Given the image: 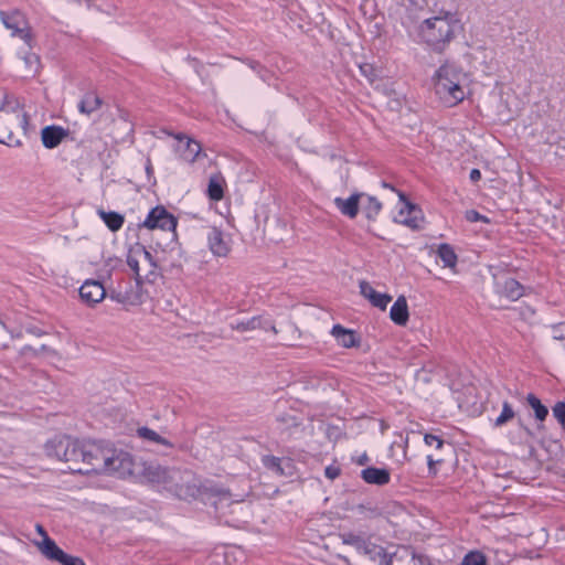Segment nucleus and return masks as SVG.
I'll return each mask as SVG.
<instances>
[{
    "label": "nucleus",
    "instance_id": "obj_49",
    "mask_svg": "<svg viewBox=\"0 0 565 565\" xmlns=\"http://www.w3.org/2000/svg\"><path fill=\"white\" fill-rule=\"evenodd\" d=\"M7 332L6 324L0 320V350L8 348V343L6 342Z\"/></svg>",
    "mask_w": 565,
    "mask_h": 565
},
{
    "label": "nucleus",
    "instance_id": "obj_19",
    "mask_svg": "<svg viewBox=\"0 0 565 565\" xmlns=\"http://www.w3.org/2000/svg\"><path fill=\"white\" fill-rule=\"evenodd\" d=\"M207 245L214 256L225 257L230 246L224 239L223 232L217 227H211L206 234Z\"/></svg>",
    "mask_w": 565,
    "mask_h": 565
},
{
    "label": "nucleus",
    "instance_id": "obj_41",
    "mask_svg": "<svg viewBox=\"0 0 565 565\" xmlns=\"http://www.w3.org/2000/svg\"><path fill=\"white\" fill-rule=\"evenodd\" d=\"M35 530L43 537V540L41 542H35V545L38 546L40 552L44 555V551H45L44 544H45V542H55V541L52 540L47 535V532L45 531L43 525H41L40 523L35 524Z\"/></svg>",
    "mask_w": 565,
    "mask_h": 565
},
{
    "label": "nucleus",
    "instance_id": "obj_34",
    "mask_svg": "<svg viewBox=\"0 0 565 565\" xmlns=\"http://www.w3.org/2000/svg\"><path fill=\"white\" fill-rule=\"evenodd\" d=\"M206 193L212 201L222 200L224 196L223 179L218 175L211 177L209 180Z\"/></svg>",
    "mask_w": 565,
    "mask_h": 565
},
{
    "label": "nucleus",
    "instance_id": "obj_22",
    "mask_svg": "<svg viewBox=\"0 0 565 565\" xmlns=\"http://www.w3.org/2000/svg\"><path fill=\"white\" fill-rule=\"evenodd\" d=\"M360 292L372 303V306L377 307L381 310H385L392 300V296L388 294L377 292L367 281L364 280L360 282Z\"/></svg>",
    "mask_w": 565,
    "mask_h": 565
},
{
    "label": "nucleus",
    "instance_id": "obj_50",
    "mask_svg": "<svg viewBox=\"0 0 565 565\" xmlns=\"http://www.w3.org/2000/svg\"><path fill=\"white\" fill-rule=\"evenodd\" d=\"M441 461H443L441 459L434 460L433 456H430V455L427 456V463H428L429 475H431V476H436L437 475L436 465L440 463Z\"/></svg>",
    "mask_w": 565,
    "mask_h": 565
},
{
    "label": "nucleus",
    "instance_id": "obj_18",
    "mask_svg": "<svg viewBox=\"0 0 565 565\" xmlns=\"http://www.w3.org/2000/svg\"><path fill=\"white\" fill-rule=\"evenodd\" d=\"M68 136L70 130L62 126L49 125L41 130V140L46 149L56 148Z\"/></svg>",
    "mask_w": 565,
    "mask_h": 565
},
{
    "label": "nucleus",
    "instance_id": "obj_29",
    "mask_svg": "<svg viewBox=\"0 0 565 565\" xmlns=\"http://www.w3.org/2000/svg\"><path fill=\"white\" fill-rule=\"evenodd\" d=\"M23 113V105L20 103V100L13 95L4 94L0 105V114L15 117L18 114Z\"/></svg>",
    "mask_w": 565,
    "mask_h": 565
},
{
    "label": "nucleus",
    "instance_id": "obj_27",
    "mask_svg": "<svg viewBox=\"0 0 565 565\" xmlns=\"http://www.w3.org/2000/svg\"><path fill=\"white\" fill-rule=\"evenodd\" d=\"M103 105V99L96 94L95 90H88L84 94L78 103V110L82 114L90 115L99 109Z\"/></svg>",
    "mask_w": 565,
    "mask_h": 565
},
{
    "label": "nucleus",
    "instance_id": "obj_47",
    "mask_svg": "<svg viewBox=\"0 0 565 565\" xmlns=\"http://www.w3.org/2000/svg\"><path fill=\"white\" fill-rule=\"evenodd\" d=\"M341 473V470L339 467L335 466H328L324 470V475L328 479L333 480L338 478Z\"/></svg>",
    "mask_w": 565,
    "mask_h": 565
},
{
    "label": "nucleus",
    "instance_id": "obj_24",
    "mask_svg": "<svg viewBox=\"0 0 565 565\" xmlns=\"http://www.w3.org/2000/svg\"><path fill=\"white\" fill-rule=\"evenodd\" d=\"M331 334L343 348H354L360 344V338L356 333L351 329H345L341 324H334L332 327Z\"/></svg>",
    "mask_w": 565,
    "mask_h": 565
},
{
    "label": "nucleus",
    "instance_id": "obj_53",
    "mask_svg": "<svg viewBox=\"0 0 565 565\" xmlns=\"http://www.w3.org/2000/svg\"><path fill=\"white\" fill-rule=\"evenodd\" d=\"M369 460H370L369 456L364 452L363 455H361V456L359 457V459H358V461H356V462H358V465H360V466H364V465H366V463L369 462Z\"/></svg>",
    "mask_w": 565,
    "mask_h": 565
},
{
    "label": "nucleus",
    "instance_id": "obj_3",
    "mask_svg": "<svg viewBox=\"0 0 565 565\" xmlns=\"http://www.w3.org/2000/svg\"><path fill=\"white\" fill-rule=\"evenodd\" d=\"M458 29H460L459 21L447 13L443 17L426 19L420 25L419 35L428 45L440 51L454 39Z\"/></svg>",
    "mask_w": 565,
    "mask_h": 565
},
{
    "label": "nucleus",
    "instance_id": "obj_2",
    "mask_svg": "<svg viewBox=\"0 0 565 565\" xmlns=\"http://www.w3.org/2000/svg\"><path fill=\"white\" fill-rule=\"evenodd\" d=\"M142 477L150 483L162 486L163 489L180 499L194 495V488L182 482V473L178 469H169L157 463H145Z\"/></svg>",
    "mask_w": 565,
    "mask_h": 565
},
{
    "label": "nucleus",
    "instance_id": "obj_20",
    "mask_svg": "<svg viewBox=\"0 0 565 565\" xmlns=\"http://www.w3.org/2000/svg\"><path fill=\"white\" fill-rule=\"evenodd\" d=\"M365 196V193H353L348 199L335 198L334 205L345 216L354 218L359 213L361 200Z\"/></svg>",
    "mask_w": 565,
    "mask_h": 565
},
{
    "label": "nucleus",
    "instance_id": "obj_25",
    "mask_svg": "<svg viewBox=\"0 0 565 565\" xmlns=\"http://www.w3.org/2000/svg\"><path fill=\"white\" fill-rule=\"evenodd\" d=\"M175 138L180 142L185 140L184 147L181 150V158L186 162H190V163L194 162L202 150L200 142H198L194 139L188 138L183 134L175 135Z\"/></svg>",
    "mask_w": 565,
    "mask_h": 565
},
{
    "label": "nucleus",
    "instance_id": "obj_52",
    "mask_svg": "<svg viewBox=\"0 0 565 565\" xmlns=\"http://www.w3.org/2000/svg\"><path fill=\"white\" fill-rule=\"evenodd\" d=\"M375 88H376V89H382V92H383L385 95H387V96H390V95H392V94L394 93V89H393V88H388V87H386L385 85H383V86L381 87V85H380V84H377V85L375 86Z\"/></svg>",
    "mask_w": 565,
    "mask_h": 565
},
{
    "label": "nucleus",
    "instance_id": "obj_9",
    "mask_svg": "<svg viewBox=\"0 0 565 565\" xmlns=\"http://www.w3.org/2000/svg\"><path fill=\"white\" fill-rule=\"evenodd\" d=\"M29 124L30 117L26 113L18 114L15 117L0 114V143L20 146L21 142L14 140L12 128L20 125L26 132Z\"/></svg>",
    "mask_w": 565,
    "mask_h": 565
},
{
    "label": "nucleus",
    "instance_id": "obj_35",
    "mask_svg": "<svg viewBox=\"0 0 565 565\" xmlns=\"http://www.w3.org/2000/svg\"><path fill=\"white\" fill-rule=\"evenodd\" d=\"M437 255L443 260L445 267L454 268L457 264V255L451 245L443 243L438 246Z\"/></svg>",
    "mask_w": 565,
    "mask_h": 565
},
{
    "label": "nucleus",
    "instance_id": "obj_15",
    "mask_svg": "<svg viewBox=\"0 0 565 565\" xmlns=\"http://www.w3.org/2000/svg\"><path fill=\"white\" fill-rule=\"evenodd\" d=\"M79 297L87 306H95L100 302L106 296L107 291L99 280L87 279L79 288Z\"/></svg>",
    "mask_w": 565,
    "mask_h": 565
},
{
    "label": "nucleus",
    "instance_id": "obj_14",
    "mask_svg": "<svg viewBox=\"0 0 565 565\" xmlns=\"http://www.w3.org/2000/svg\"><path fill=\"white\" fill-rule=\"evenodd\" d=\"M399 201L404 203V207H402L398 212V217L395 218L396 222L412 228L418 230L419 226V217L417 214L420 213V210L417 209L415 204L407 200L404 192L397 191Z\"/></svg>",
    "mask_w": 565,
    "mask_h": 565
},
{
    "label": "nucleus",
    "instance_id": "obj_58",
    "mask_svg": "<svg viewBox=\"0 0 565 565\" xmlns=\"http://www.w3.org/2000/svg\"><path fill=\"white\" fill-rule=\"evenodd\" d=\"M248 66H249L250 68H256V66H257V65H256V62H250V63L248 64Z\"/></svg>",
    "mask_w": 565,
    "mask_h": 565
},
{
    "label": "nucleus",
    "instance_id": "obj_10",
    "mask_svg": "<svg viewBox=\"0 0 565 565\" xmlns=\"http://www.w3.org/2000/svg\"><path fill=\"white\" fill-rule=\"evenodd\" d=\"M383 558L379 559V565H429L427 558L417 555L412 547L402 546L391 556H387L383 550Z\"/></svg>",
    "mask_w": 565,
    "mask_h": 565
},
{
    "label": "nucleus",
    "instance_id": "obj_36",
    "mask_svg": "<svg viewBox=\"0 0 565 565\" xmlns=\"http://www.w3.org/2000/svg\"><path fill=\"white\" fill-rule=\"evenodd\" d=\"M526 401H527L529 405L533 408L535 418L539 422H544L548 415L547 407L545 405H543L541 399L537 398L532 393L527 394Z\"/></svg>",
    "mask_w": 565,
    "mask_h": 565
},
{
    "label": "nucleus",
    "instance_id": "obj_23",
    "mask_svg": "<svg viewBox=\"0 0 565 565\" xmlns=\"http://www.w3.org/2000/svg\"><path fill=\"white\" fill-rule=\"evenodd\" d=\"M230 328L232 330H236L239 332L245 331H253L257 329L263 330H273L275 333L277 332L274 324H271L269 321L264 320L260 316L252 317L250 319L244 320V321H237V322H231Z\"/></svg>",
    "mask_w": 565,
    "mask_h": 565
},
{
    "label": "nucleus",
    "instance_id": "obj_44",
    "mask_svg": "<svg viewBox=\"0 0 565 565\" xmlns=\"http://www.w3.org/2000/svg\"><path fill=\"white\" fill-rule=\"evenodd\" d=\"M551 329L555 340H565V322L553 324Z\"/></svg>",
    "mask_w": 565,
    "mask_h": 565
},
{
    "label": "nucleus",
    "instance_id": "obj_26",
    "mask_svg": "<svg viewBox=\"0 0 565 565\" xmlns=\"http://www.w3.org/2000/svg\"><path fill=\"white\" fill-rule=\"evenodd\" d=\"M390 318L397 326H406L409 313L407 301L404 296H399L391 307Z\"/></svg>",
    "mask_w": 565,
    "mask_h": 565
},
{
    "label": "nucleus",
    "instance_id": "obj_51",
    "mask_svg": "<svg viewBox=\"0 0 565 565\" xmlns=\"http://www.w3.org/2000/svg\"><path fill=\"white\" fill-rule=\"evenodd\" d=\"M469 178L472 182H478L481 179V172L479 169H472L470 171Z\"/></svg>",
    "mask_w": 565,
    "mask_h": 565
},
{
    "label": "nucleus",
    "instance_id": "obj_60",
    "mask_svg": "<svg viewBox=\"0 0 565 565\" xmlns=\"http://www.w3.org/2000/svg\"><path fill=\"white\" fill-rule=\"evenodd\" d=\"M543 427H544V426H543L542 424H540V425L537 426V429H542Z\"/></svg>",
    "mask_w": 565,
    "mask_h": 565
},
{
    "label": "nucleus",
    "instance_id": "obj_46",
    "mask_svg": "<svg viewBox=\"0 0 565 565\" xmlns=\"http://www.w3.org/2000/svg\"><path fill=\"white\" fill-rule=\"evenodd\" d=\"M46 349H47V347L45 344L41 345L40 350H36L33 347H31V345H24L20 350V354L22 356H36L40 351H46Z\"/></svg>",
    "mask_w": 565,
    "mask_h": 565
},
{
    "label": "nucleus",
    "instance_id": "obj_40",
    "mask_svg": "<svg viewBox=\"0 0 565 565\" xmlns=\"http://www.w3.org/2000/svg\"><path fill=\"white\" fill-rule=\"evenodd\" d=\"M552 412L553 416L556 418V420L565 431V402H557L553 406Z\"/></svg>",
    "mask_w": 565,
    "mask_h": 565
},
{
    "label": "nucleus",
    "instance_id": "obj_59",
    "mask_svg": "<svg viewBox=\"0 0 565 565\" xmlns=\"http://www.w3.org/2000/svg\"><path fill=\"white\" fill-rule=\"evenodd\" d=\"M524 429H525V431H526L529 435H532V433H531V430H530L529 428H526V427H525Z\"/></svg>",
    "mask_w": 565,
    "mask_h": 565
},
{
    "label": "nucleus",
    "instance_id": "obj_31",
    "mask_svg": "<svg viewBox=\"0 0 565 565\" xmlns=\"http://www.w3.org/2000/svg\"><path fill=\"white\" fill-rule=\"evenodd\" d=\"M362 211L369 221H375L382 210V203L377 198L365 194L362 199Z\"/></svg>",
    "mask_w": 565,
    "mask_h": 565
},
{
    "label": "nucleus",
    "instance_id": "obj_11",
    "mask_svg": "<svg viewBox=\"0 0 565 565\" xmlns=\"http://www.w3.org/2000/svg\"><path fill=\"white\" fill-rule=\"evenodd\" d=\"M128 286L122 288L119 287L117 289L110 290L108 297L124 306H137L142 302V288L141 284L136 281V285L132 286L131 282L127 284Z\"/></svg>",
    "mask_w": 565,
    "mask_h": 565
},
{
    "label": "nucleus",
    "instance_id": "obj_54",
    "mask_svg": "<svg viewBox=\"0 0 565 565\" xmlns=\"http://www.w3.org/2000/svg\"><path fill=\"white\" fill-rule=\"evenodd\" d=\"M362 74L366 77V79H367L371 84H373V83L375 82V78H376V75H377L376 73H373V72H370V73H362Z\"/></svg>",
    "mask_w": 565,
    "mask_h": 565
},
{
    "label": "nucleus",
    "instance_id": "obj_43",
    "mask_svg": "<svg viewBox=\"0 0 565 565\" xmlns=\"http://www.w3.org/2000/svg\"><path fill=\"white\" fill-rule=\"evenodd\" d=\"M465 216H466V220L468 222H471V223H475V222L490 223V220L487 216L480 214L476 210H468V211H466V215Z\"/></svg>",
    "mask_w": 565,
    "mask_h": 565
},
{
    "label": "nucleus",
    "instance_id": "obj_37",
    "mask_svg": "<svg viewBox=\"0 0 565 565\" xmlns=\"http://www.w3.org/2000/svg\"><path fill=\"white\" fill-rule=\"evenodd\" d=\"M515 417V412L509 402H503L501 414L493 422L494 427H502Z\"/></svg>",
    "mask_w": 565,
    "mask_h": 565
},
{
    "label": "nucleus",
    "instance_id": "obj_16",
    "mask_svg": "<svg viewBox=\"0 0 565 565\" xmlns=\"http://www.w3.org/2000/svg\"><path fill=\"white\" fill-rule=\"evenodd\" d=\"M44 547V556L50 561L61 565H85L83 558L65 553L55 542H45Z\"/></svg>",
    "mask_w": 565,
    "mask_h": 565
},
{
    "label": "nucleus",
    "instance_id": "obj_4",
    "mask_svg": "<svg viewBox=\"0 0 565 565\" xmlns=\"http://www.w3.org/2000/svg\"><path fill=\"white\" fill-rule=\"evenodd\" d=\"M79 447V440L63 435L47 440L44 445V450L47 457L68 463L70 471L85 475L87 470L78 467Z\"/></svg>",
    "mask_w": 565,
    "mask_h": 565
},
{
    "label": "nucleus",
    "instance_id": "obj_42",
    "mask_svg": "<svg viewBox=\"0 0 565 565\" xmlns=\"http://www.w3.org/2000/svg\"><path fill=\"white\" fill-rule=\"evenodd\" d=\"M24 66L26 68H34L35 71L40 67V57L35 53H26L23 57Z\"/></svg>",
    "mask_w": 565,
    "mask_h": 565
},
{
    "label": "nucleus",
    "instance_id": "obj_28",
    "mask_svg": "<svg viewBox=\"0 0 565 565\" xmlns=\"http://www.w3.org/2000/svg\"><path fill=\"white\" fill-rule=\"evenodd\" d=\"M262 463L266 469L274 471L278 476H286V468H291L289 459L284 461L281 458L270 455L264 456L262 458Z\"/></svg>",
    "mask_w": 565,
    "mask_h": 565
},
{
    "label": "nucleus",
    "instance_id": "obj_38",
    "mask_svg": "<svg viewBox=\"0 0 565 565\" xmlns=\"http://www.w3.org/2000/svg\"><path fill=\"white\" fill-rule=\"evenodd\" d=\"M354 510L359 515L369 519L377 518L382 514L381 509L370 502L358 504Z\"/></svg>",
    "mask_w": 565,
    "mask_h": 565
},
{
    "label": "nucleus",
    "instance_id": "obj_7",
    "mask_svg": "<svg viewBox=\"0 0 565 565\" xmlns=\"http://www.w3.org/2000/svg\"><path fill=\"white\" fill-rule=\"evenodd\" d=\"M342 542L347 545L354 546L355 550L367 556L373 562H379L383 558V547L371 542L364 534L354 532H344L340 534Z\"/></svg>",
    "mask_w": 565,
    "mask_h": 565
},
{
    "label": "nucleus",
    "instance_id": "obj_21",
    "mask_svg": "<svg viewBox=\"0 0 565 565\" xmlns=\"http://www.w3.org/2000/svg\"><path fill=\"white\" fill-rule=\"evenodd\" d=\"M362 480L367 484L385 486L391 481V471L386 468L366 467L361 471Z\"/></svg>",
    "mask_w": 565,
    "mask_h": 565
},
{
    "label": "nucleus",
    "instance_id": "obj_8",
    "mask_svg": "<svg viewBox=\"0 0 565 565\" xmlns=\"http://www.w3.org/2000/svg\"><path fill=\"white\" fill-rule=\"evenodd\" d=\"M178 220L163 205H157L151 209L140 227L148 230L160 228L175 233Z\"/></svg>",
    "mask_w": 565,
    "mask_h": 565
},
{
    "label": "nucleus",
    "instance_id": "obj_1",
    "mask_svg": "<svg viewBox=\"0 0 565 565\" xmlns=\"http://www.w3.org/2000/svg\"><path fill=\"white\" fill-rule=\"evenodd\" d=\"M78 467L87 466L83 470L86 473H125L130 470V458L127 452L117 451L115 448L104 446L102 441L81 443L78 451Z\"/></svg>",
    "mask_w": 565,
    "mask_h": 565
},
{
    "label": "nucleus",
    "instance_id": "obj_33",
    "mask_svg": "<svg viewBox=\"0 0 565 565\" xmlns=\"http://www.w3.org/2000/svg\"><path fill=\"white\" fill-rule=\"evenodd\" d=\"M472 64L471 67L473 68H480L486 67L490 68L492 67V52H488L487 50L478 49L472 53L471 55Z\"/></svg>",
    "mask_w": 565,
    "mask_h": 565
},
{
    "label": "nucleus",
    "instance_id": "obj_6",
    "mask_svg": "<svg viewBox=\"0 0 565 565\" xmlns=\"http://www.w3.org/2000/svg\"><path fill=\"white\" fill-rule=\"evenodd\" d=\"M0 19L12 36H19L28 46H31L33 35L26 17L20 10L10 12L0 11Z\"/></svg>",
    "mask_w": 565,
    "mask_h": 565
},
{
    "label": "nucleus",
    "instance_id": "obj_45",
    "mask_svg": "<svg viewBox=\"0 0 565 565\" xmlns=\"http://www.w3.org/2000/svg\"><path fill=\"white\" fill-rule=\"evenodd\" d=\"M424 441L428 446L435 445V443H436V448L437 449L443 448V446L445 444V441L439 436H436V435H433V434H425Z\"/></svg>",
    "mask_w": 565,
    "mask_h": 565
},
{
    "label": "nucleus",
    "instance_id": "obj_56",
    "mask_svg": "<svg viewBox=\"0 0 565 565\" xmlns=\"http://www.w3.org/2000/svg\"><path fill=\"white\" fill-rule=\"evenodd\" d=\"M382 185H383L384 188H388V189H391V190L395 191L394 186H393V185H391V184H388V183H386V182H383V183H382Z\"/></svg>",
    "mask_w": 565,
    "mask_h": 565
},
{
    "label": "nucleus",
    "instance_id": "obj_13",
    "mask_svg": "<svg viewBox=\"0 0 565 565\" xmlns=\"http://www.w3.org/2000/svg\"><path fill=\"white\" fill-rule=\"evenodd\" d=\"M449 73H436L435 88L437 94H448L454 104L465 98V93L459 83L454 82L447 75Z\"/></svg>",
    "mask_w": 565,
    "mask_h": 565
},
{
    "label": "nucleus",
    "instance_id": "obj_30",
    "mask_svg": "<svg viewBox=\"0 0 565 565\" xmlns=\"http://www.w3.org/2000/svg\"><path fill=\"white\" fill-rule=\"evenodd\" d=\"M97 214L100 216V218L104 221L106 226L111 232L119 231L122 227V225H124L125 217H124V215H121L118 212H115V211L106 212L103 209H99L97 211Z\"/></svg>",
    "mask_w": 565,
    "mask_h": 565
},
{
    "label": "nucleus",
    "instance_id": "obj_39",
    "mask_svg": "<svg viewBox=\"0 0 565 565\" xmlns=\"http://www.w3.org/2000/svg\"><path fill=\"white\" fill-rule=\"evenodd\" d=\"M461 565H487V557L480 551H470L463 556Z\"/></svg>",
    "mask_w": 565,
    "mask_h": 565
},
{
    "label": "nucleus",
    "instance_id": "obj_55",
    "mask_svg": "<svg viewBox=\"0 0 565 565\" xmlns=\"http://www.w3.org/2000/svg\"><path fill=\"white\" fill-rule=\"evenodd\" d=\"M338 558H339L340 561H342L344 564H347V565H351V563H350V561L348 559V557L342 556V555H338Z\"/></svg>",
    "mask_w": 565,
    "mask_h": 565
},
{
    "label": "nucleus",
    "instance_id": "obj_17",
    "mask_svg": "<svg viewBox=\"0 0 565 565\" xmlns=\"http://www.w3.org/2000/svg\"><path fill=\"white\" fill-rule=\"evenodd\" d=\"M203 500H205L206 503L213 505L216 512L230 507L233 503L230 491L216 486L206 488L203 492Z\"/></svg>",
    "mask_w": 565,
    "mask_h": 565
},
{
    "label": "nucleus",
    "instance_id": "obj_57",
    "mask_svg": "<svg viewBox=\"0 0 565 565\" xmlns=\"http://www.w3.org/2000/svg\"><path fill=\"white\" fill-rule=\"evenodd\" d=\"M146 170H147L148 174H150L152 172V167H151L150 162H148Z\"/></svg>",
    "mask_w": 565,
    "mask_h": 565
},
{
    "label": "nucleus",
    "instance_id": "obj_32",
    "mask_svg": "<svg viewBox=\"0 0 565 565\" xmlns=\"http://www.w3.org/2000/svg\"><path fill=\"white\" fill-rule=\"evenodd\" d=\"M137 436L140 437L141 439H145V440H148V441H151L154 444H159V445L166 446L168 448H173V444L171 441L161 437L157 431H154L146 426L139 427L137 429Z\"/></svg>",
    "mask_w": 565,
    "mask_h": 565
},
{
    "label": "nucleus",
    "instance_id": "obj_5",
    "mask_svg": "<svg viewBox=\"0 0 565 565\" xmlns=\"http://www.w3.org/2000/svg\"><path fill=\"white\" fill-rule=\"evenodd\" d=\"M127 265L135 273L136 280L138 284H142L143 277L140 274V265L147 269V274L145 275V279L153 282L157 277V262L150 252L141 244H136L131 247L127 255Z\"/></svg>",
    "mask_w": 565,
    "mask_h": 565
},
{
    "label": "nucleus",
    "instance_id": "obj_48",
    "mask_svg": "<svg viewBox=\"0 0 565 565\" xmlns=\"http://www.w3.org/2000/svg\"><path fill=\"white\" fill-rule=\"evenodd\" d=\"M277 420L281 422L288 426H298L299 425L298 419L296 417L289 416V415L279 416V417H277Z\"/></svg>",
    "mask_w": 565,
    "mask_h": 565
},
{
    "label": "nucleus",
    "instance_id": "obj_12",
    "mask_svg": "<svg viewBox=\"0 0 565 565\" xmlns=\"http://www.w3.org/2000/svg\"><path fill=\"white\" fill-rule=\"evenodd\" d=\"M494 290L500 297H504L510 301H516L524 296L525 287L516 279L504 276L495 278Z\"/></svg>",
    "mask_w": 565,
    "mask_h": 565
}]
</instances>
